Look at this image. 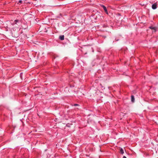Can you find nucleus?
Returning <instances> with one entry per match:
<instances>
[{"mask_svg": "<svg viewBox=\"0 0 158 158\" xmlns=\"http://www.w3.org/2000/svg\"><path fill=\"white\" fill-rule=\"evenodd\" d=\"M149 28L152 30L153 33L155 32L157 30H158V27H157L151 26L149 27Z\"/></svg>", "mask_w": 158, "mask_h": 158, "instance_id": "nucleus-1", "label": "nucleus"}, {"mask_svg": "<svg viewBox=\"0 0 158 158\" xmlns=\"http://www.w3.org/2000/svg\"><path fill=\"white\" fill-rule=\"evenodd\" d=\"M66 126L67 127L71 128H74L75 127V123H68Z\"/></svg>", "mask_w": 158, "mask_h": 158, "instance_id": "nucleus-2", "label": "nucleus"}, {"mask_svg": "<svg viewBox=\"0 0 158 158\" xmlns=\"http://www.w3.org/2000/svg\"><path fill=\"white\" fill-rule=\"evenodd\" d=\"M20 22L18 20H15L13 23H12V25H14L15 24H16L18 25H20Z\"/></svg>", "mask_w": 158, "mask_h": 158, "instance_id": "nucleus-3", "label": "nucleus"}, {"mask_svg": "<svg viewBox=\"0 0 158 158\" xmlns=\"http://www.w3.org/2000/svg\"><path fill=\"white\" fill-rule=\"evenodd\" d=\"M157 7V4L156 3H155L152 6V8L153 9H155Z\"/></svg>", "mask_w": 158, "mask_h": 158, "instance_id": "nucleus-4", "label": "nucleus"}, {"mask_svg": "<svg viewBox=\"0 0 158 158\" xmlns=\"http://www.w3.org/2000/svg\"><path fill=\"white\" fill-rule=\"evenodd\" d=\"M102 7H103V9L104 10L105 12L107 14H108V12L106 8L104 6H102Z\"/></svg>", "mask_w": 158, "mask_h": 158, "instance_id": "nucleus-5", "label": "nucleus"}, {"mask_svg": "<svg viewBox=\"0 0 158 158\" xmlns=\"http://www.w3.org/2000/svg\"><path fill=\"white\" fill-rule=\"evenodd\" d=\"M131 101L133 102H134L135 101L134 97L133 95L131 96Z\"/></svg>", "mask_w": 158, "mask_h": 158, "instance_id": "nucleus-6", "label": "nucleus"}, {"mask_svg": "<svg viewBox=\"0 0 158 158\" xmlns=\"http://www.w3.org/2000/svg\"><path fill=\"white\" fill-rule=\"evenodd\" d=\"M60 39L61 40H64V35H61L60 36Z\"/></svg>", "mask_w": 158, "mask_h": 158, "instance_id": "nucleus-7", "label": "nucleus"}, {"mask_svg": "<svg viewBox=\"0 0 158 158\" xmlns=\"http://www.w3.org/2000/svg\"><path fill=\"white\" fill-rule=\"evenodd\" d=\"M120 152L122 154H123L124 153L123 150L122 148H121L120 149Z\"/></svg>", "mask_w": 158, "mask_h": 158, "instance_id": "nucleus-8", "label": "nucleus"}, {"mask_svg": "<svg viewBox=\"0 0 158 158\" xmlns=\"http://www.w3.org/2000/svg\"><path fill=\"white\" fill-rule=\"evenodd\" d=\"M23 2H24V1H22V0H19V2L18 3V4H19V3H23Z\"/></svg>", "mask_w": 158, "mask_h": 158, "instance_id": "nucleus-9", "label": "nucleus"}, {"mask_svg": "<svg viewBox=\"0 0 158 158\" xmlns=\"http://www.w3.org/2000/svg\"><path fill=\"white\" fill-rule=\"evenodd\" d=\"M79 106V105L78 104H74V106Z\"/></svg>", "mask_w": 158, "mask_h": 158, "instance_id": "nucleus-10", "label": "nucleus"}, {"mask_svg": "<svg viewBox=\"0 0 158 158\" xmlns=\"http://www.w3.org/2000/svg\"><path fill=\"white\" fill-rule=\"evenodd\" d=\"M123 158H127V157L125 156H124L123 157Z\"/></svg>", "mask_w": 158, "mask_h": 158, "instance_id": "nucleus-11", "label": "nucleus"}]
</instances>
